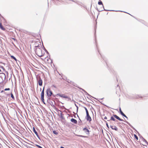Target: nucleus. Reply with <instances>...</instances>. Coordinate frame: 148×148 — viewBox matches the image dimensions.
I'll return each instance as SVG.
<instances>
[{"label":"nucleus","instance_id":"nucleus-1","mask_svg":"<svg viewBox=\"0 0 148 148\" xmlns=\"http://www.w3.org/2000/svg\"><path fill=\"white\" fill-rule=\"evenodd\" d=\"M36 54L39 57L43 56L44 55V51H42V49L38 47H37L35 50Z\"/></svg>","mask_w":148,"mask_h":148},{"label":"nucleus","instance_id":"nucleus-2","mask_svg":"<svg viewBox=\"0 0 148 148\" xmlns=\"http://www.w3.org/2000/svg\"><path fill=\"white\" fill-rule=\"evenodd\" d=\"M44 88H43V90L41 93V98L42 101L43 102H44Z\"/></svg>","mask_w":148,"mask_h":148},{"label":"nucleus","instance_id":"nucleus-3","mask_svg":"<svg viewBox=\"0 0 148 148\" xmlns=\"http://www.w3.org/2000/svg\"><path fill=\"white\" fill-rule=\"evenodd\" d=\"M86 118L87 119V121L90 122L91 121V119L89 113H86Z\"/></svg>","mask_w":148,"mask_h":148},{"label":"nucleus","instance_id":"nucleus-4","mask_svg":"<svg viewBox=\"0 0 148 148\" xmlns=\"http://www.w3.org/2000/svg\"><path fill=\"white\" fill-rule=\"evenodd\" d=\"M47 93L48 96H50L52 94V92L50 89H48L47 90Z\"/></svg>","mask_w":148,"mask_h":148},{"label":"nucleus","instance_id":"nucleus-5","mask_svg":"<svg viewBox=\"0 0 148 148\" xmlns=\"http://www.w3.org/2000/svg\"><path fill=\"white\" fill-rule=\"evenodd\" d=\"M57 95L60 96V97H63L64 98H68V96L67 95H65L64 94H58Z\"/></svg>","mask_w":148,"mask_h":148},{"label":"nucleus","instance_id":"nucleus-6","mask_svg":"<svg viewBox=\"0 0 148 148\" xmlns=\"http://www.w3.org/2000/svg\"><path fill=\"white\" fill-rule=\"evenodd\" d=\"M50 59L48 57H47L45 58V62L46 63H49L50 61Z\"/></svg>","mask_w":148,"mask_h":148},{"label":"nucleus","instance_id":"nucleus-7","mask_svg":"<svg viewBox=\"0 0 148 148\" xmlns=\"http://www.w3.org/2000/svg\"><path fill=\"white\" fill-rule=\"evenodd\" d=\"M113 116L115 118H116L117 119L120 121H123V120L121 119H120L119 116H117L115 114H113Z\"/></svg>","mask_w":148,"mask_h":148},{"label":"nucleus","instance_id":"nucleus-8","mask_svg":"<svg viewBox=\"0 0 148 148\" xmlns=\"http://www.w3.org/2000/svg\"><path fill=\"white\" fill-rule=\"evenodd\" d=\"M110 127L112 130H115L116 131H118V129L117 127L116 126H113V125H110Z\"/></svg>","mask_w":148,"mask_h":148},{"label":"nucleus","instance_id":"nucleus-9","mask_svg":"<svg viewBox=\"0 0 148 148\" xmlns=\"http://www.w3.org/2000/svg\"><path fill=\"white\" fill-rule=\"evenodd\" d=\"M119 111H120V112L121 114L123 116L126 117V118H127V119L128 118L127 117V116H126V115L125 114L123 113V112L122 111L121 109V108H120L119 109Z\"/></svg>","mask_w":148,"mask_h":148},{"label":"nucleus","instance_id":"nucleus-10","mask_svg":"<svg viewBox=\"0 0 148 148\" xmlns=\"http://www.w3.org/2000/svg\"><path fill=\"white\" fill-rule=\"evenodd\" d=\"M38 83L39 85L40 86H42V79L40 78H39V79L38 81Z\"/></svg>","mask_w":148,"mask_h":148},{"label":"nucleus","instance_id":"nucleus-11","mask_svg":"<svg viewBox=\"0 0 148 148\" xmlns=\"http://www.w3.org/2000/svg\"><path fill=\"white\" fill-rule=\"evenodd\" d=\"M0 28L3 31L5 30V28L3 26L1 22L0 23Z\"/></svg>","mask_w":148,"mask_h":148},{"label":"nucleus","instance_id":"nucleus-12","mask_svg":"<svg viewBox=\"0 0 148 148\" xmlns=\"http://www.w3.org/2000/svg\"><path fill=\"white\" fill-rule=\"evenodd\" d=\"M71 121L75 124H77V120L74 119L72 118L71 119Z\"/></svg>","mask_w":148,"mask_h":148},{"label":"nucleus","instance_id":"nucleus-13","mask_svg":"<svg viewBox=\"0 0 148 148\" xmlns=\"http://www.w3.org/2000/svg\"><path fill=\"white\" fill-rule=\"evenodd\" d=\"M83 130L85 131V132L87 134L88 133V134H89V131L86 128H84Z\"/></svg>","mask_w":148,"mask_h":148},{"label":"nucleus","instance_id":"nucleus-14","mask_svg":"<svg viewBox=\"0 0 148 148\" xmlns=\"http://www.w3.org/2000/svg\"><path fill=\"white\" fill-rule=\"evenodd\" d=\"M33 130L34 132L35 133V134L37 135V136H38V134L35 130V129L34 127H33Z\"/></svg>","mask_w":148,"mask_h":148},{"label":"nucleus","instance_id":"nucleus-15","mask_svg":"<svg viewBox=\"0 0 148 148\" xmlns=\"http://www.w3.org/2000/svg\"><path fill=\"white\" fill-rule=\"evenodd\" d=\"M110 120H112L113 121H115V120L114 117L113 116H111L110 118V120H108V121H109Z\"/></svg>","mask_w":148,"mask_h":148},{"label":"nucleus","instance_id":"nucleus-16","mask_svg":"<svg viewBox=\"0 0 148 148\" xmlns=\"http://www.w3.org/2000/svg\"><path fill=\"white\" fill-rule=\"evenodd\" d=\"M134 136L136 139L137 140H138V136L135 134H134Z\"/></svg>","mask_w":148,"mask_h":148},{"label":"nucleus","instance_id":"nucleus-17","mask_svg":"<svg viewBox=\"0 0 148 148\" xmlns=\"http://www.w3.org/2000/svg\"><path fill=\"white\" fill-rule=\"evenodd\" d=\"M11 98L13 99H14V97L13 96V95L12 92L11 93Z\"/></svg>","mask_w":148,"mask_h":148},{"label":"nucleus","instance_id":"nucleus-18","mask_svg":"<svg viewBox=\"0 0 148 148\" xmlns=\"http://www.w3.org/2000/svg\"><path fill=\"white\" fill-rule=\"evenodd\" d=\"M11 57L12 58V59L16 61H17V59H16V58L13 56H11Z\"/></svg>","mask_w":148,"mask_h":148},{"label":"nucleus","instance_id":"nucleus-19","mask_svg":"<svg viewBox=\"0 0 148 148\" xmlns=\"http://www.w3.org/2000/svg\"><path fill=\"white\" fill-rule=\"evenodd\" d=\"M0 68H1L4 71H5V69L3 67V66H0Z\"/></svg>","mask_w":148,"mask_h":148},{"label":"nucleus","instance_id":"nucleus-20","mask_svg":"<svg viewBox=\"0 0 148 148\" xmlns=\"http://www.w3.org/2000/svg\"><path fill=\"white\" fill-rule=\"evenodd\" d=\"M98 4L99 5H102L103 6V4L102 3L101 1H99L98 3Z\"/></svg>","mask_w":148,"mask_h":148},{"label":"nucleus","instance_id":"nucleus-21","mask_svg":"<svg viewBox=\"0 0 148 148\" xmlns=\"http://www.w3.org/2000/svg\"><path fill=\"white\" fill-rule=\"evenodd\" d=\"M78 136L79 137H84V138L87 137V136H82V135H78Z\"/></svg>","mask_w":148,"mask_h":148},{"label":"nucleus","instance_id":"nucleus-22","mask_svg":"<svg viewBox=\"0 0 148 148\" xmlns=\"http://www.w3.org/2000/svg\"><path fill=\"white\" fill-rule=\"evenodd\" d=\"M84 108L86 110V113H88V112L86 108V107H84Z\"/></svg>","mask_w":148,"mask_h":148},{"label":"nucleus","instance_id":"nucleus-23","mask_svg":"<svg viewBox=\"0 0 148 148\" xmlns=\"http://www.w3.org/2000/svg\"><path fill=\"white\" fill-rule=\"evenodd\" d=\"M10 90V88H5V89H4V90L5 91H6V90Z\"/></svg>","mask_w":148,"mask_h":148},{"label":"nucleus","instance_id":"nucleus-24","mask_svg":"<svg viewBox=\"0 0 148 148\" xmlns=\"http://www.w3.org/2000/svg\"><path fill=\"white\" fill-rule=\"evenodd\" d=\"M53 133L54 134H58V133L55 131H53Z\"/></svg>","mask_w":148,"mask_h":148},{"label":"nucleus","instance_id":"nucleus-25","mask_svg":"<svg viewBox=\"0 0 148 148\" xmlns=\"http://www.w3.org/2000/svg\"><path fill=\"white\" fill-rule=\"evenodd\" d=\"M106 125L107 126V127L108 128H109V126H108V123H106Z\"/></svg>","mask_w":148,"mask_h":148},{"label":"nucleus","instance_id":"nucleus-26","mask_svg":"<svg viewBox=\"0 0 148 148\" xmlns=\"http://www.w3.org/2000/svg\"><path fill=\"white\" fill-rule=\"evenodd\" d=\"M37 146L39 148H40L41 147L40 146L38 145H37Z\"/></svg>","mask_w":148,"mask_h":148},{"label":"nucleus","instance_id":"nucleus-27","mask_svg":"<svg viewBox=\"0 0 148 148\" xmlns=\"http://www.w3.org/2000/svg\"><path fill=\"white\" fill-rule=\"evenodd\" d=\"M104 119H107V117L106 116L104 117Z\"/></svg>","mask_w":148,"mask_h":148},{"label":"nucleus","instance_id":"nucleus-28","mask_svg":"<svg viewBox=\"0 0 148 148\" xmlns=\"http://www.w3.org/2000/svg\"><path fill=\"white\" fill-rule=\"evenodd\" d=\"M3 74L4 75V76H5V73H3Z\"/></svg>","mask_w":148,"mask_h":148},{"label":"nucleus","instance_id":"nucleus-29","mask_svg":"<svg viewBox=\"0 0 148 148\" xmlns=\"http://www.w3.org/2000/svg\"><path fill=\"white\" fill-rule=\"evenodd\" d=\"M2 79L1 81V82H0V84L2 82H3V81H2L3 80L2 79Z\"/></svg>","mask_w":148,"mask_h":148},{"label":"nucleus","instance_id":"nucleus-30","mask_svg":"<svg viewBox=\"0 0 148 148\" xmlns=\"http://www.w3.org/2000/svg\"><path fill=\"white\" fill-rule=\"evenodd\" d=\"M4 92V91L3 90H2L1 91V92L2 93V92Z\"/></svg>","mask_w":148,"mask_h":148},{"label":"nucleus","instance_id":"nucleus-31","mask_svg":"<svg viewBox=\"0 0 148 148\" xmlns=\"http://www.w3.org/2000/svg\"><path fill=\"white\" fill-rule=\"evenodd\" d=\"M60 148H64V147H62V146H61L60 147Z\"/></svg>","mask_w":148,"mask_h":148},{"label":"nucleus","instance_id":"nucleus-32","mask_svg":"<svg viewBox=\"0 0 148 148\" xmlns=\"http://www.w3.org/2000/svg\"><path fill=\"white\" fill-rule=\"evenodd\" d=\"M1 71V70L0 69V72Z\"/></svg>","mask_w":148,"mask_h":148},{"label":"nucleus","instance_id":"nucleus-33","mask_svg":"<svg viewBox=\"0 0 148 148\" xmlns=\"http://www.w3.org/2000/svg\"><path fill=\"white\" fill-rule=\"evenodd\" d=\"M103 99V98L101 99Z\"/></svg>","mask_w":148,"mask_h":148},{"label":"nucleus","instance_id":"nucleus-34","mask_svg":"<svg viewBox=\"0 0 148 148\" xmlns=\"http://www.w3.org/2000/svg\"><path fill=\"white\" fill-rule=\"evenodd\" d=\"M40 148H42L41 147Z\"/></svg>","mask_w":148,"mask_h":148}]
</instances>
